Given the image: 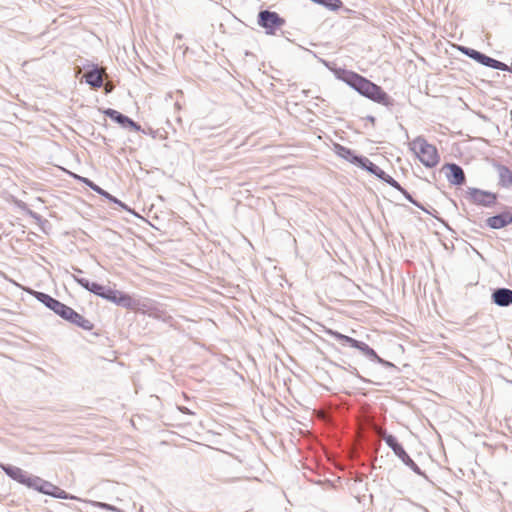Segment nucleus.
<instances>
[{"mask_svg": "<svg viewBox=\"0 0 512 512\" xmlns=\"http://www.w3.org/2000/svg\"><path fill=\"white\" fill-rule=\"evenodd\" d=\"M72 278L74 279L75 282H77L87 291L107 301H110L118 306L142 312L144 314H148L149 316L158 317V315L155 312L156 309L152 307L151 303L148 300L142 301L140 299H135L131 297L129 294H126L119 290L112 289L110 287H105L96 282H90L88 279L79 277L76 274H72Z\"/></svg>", "mask_w": 512, "mask_h": 512, "instance_id": "f257e3e1", "label": "nucleus"}, {"mask_svg": "<svg viewBox=\"0 0 512 512\" xmlns=\"http://www.w3.org/2000/svg\"><path fill=\"white\" fill-rule=\"evenodd\" d=\"M341 79L359 94L386 107L393 105V99L377 84L352 71H343Z\"/></svg>", "mask_w": 512, "mask_h": 512, "instance_id": "f03ea898", "label": "nucleus"}, {"mask_svg": "<svg viewBox=\"0 0 512 512\" xmlns=\"http://www.w3.org/2000/svg\"><path fill=\"white\" fill-rule=\"evenodd\" d=\"M412 145L417 157L426 167L432 168L438 164L439 156L435 146L422 137L416 138Z\"/></svg>", "mask_w": 512, "mask_h": 512, "instance_id": "7ed1b4c3", "label": "nucleus"}, {"mask_svg": "<svg viewBox=\"0 0 512 512\" xmlns=\"http://www.w3.org/2000/svg\"><path fill=\"white\" fill-rule=\"evenodd\" d=\"M257 22L269 35L275 34V31L285 24V20L278 13L269 10H261Z\"/></svg>", "mask_w": 512, "mask_h": 512, "instance_id": "20e7f679", "label": "nucleus"}, {"mask_svg": "<svg viewBox=\"0 0 512 512\" xmlns=\"http://www.w3.org/2000/svg\"><path fill=\"white\" fill-rule=\"evenodd\" d=\"M460 51L467 57L475 60L476 62L486 67H490L501 71H509V68L505 63L498 61L494 58H491L480 51H477L469 47H461Z\"/></svg>", "mask_w": 512, "mask_h": 512, "instance_id": "39448f33", "label": "nucleus"}, {"mask_svg": "<svg viewBox=\"0 0 512 512\" xmlns=\"http://www.w3.org/2000/svg\"><path fill=\"white\" fill-rule=\"evenodd\" d=\"M467 195L472 203L488 208L493 207L497 203L498 198L496 193L472 187L468 188Z\"/></svg>", "mask_w": 512, "mask_h": 512, "instance_id": "423d86ee", "label": "nucleus"}, {"mask_svg": "<svg viewBox=\"0 0 512 512\" xmlns=\"http://www.w3.org/2000/svg\"><path fill=\"white\" fill-rule=\"evenodd\" d=\"M364 162L361 165V168L368 171L369 173L375 175L385 183L389 184L393 188H400V184L390 175H388L385 171H383L379 166L370 161L367 157L364 158Z\"/></svg>", "mask_w": 512, "mask_h": 512, "instance_id": "0eeeda50", "label": "nucleus"}, {"mask_svg": "<svg viewBox=\"0 0 512 512\" xmlns=\"http://www.w3.org/2000/svg\"><path fill=\"white\" fill-rule=\"evenodd\" d=\"M1 469L5 472L7 476L12 478L13 480L23 484L29 488L31 479L34 475L28 474L26 471L22 470L19 467L10 465V464H0Z\"/></svg>", "mask_w": 512, "mask_h": 512, "instance_id": "6e6552de", "label": "nucleus"}, {"mask_svg": "<svg viewBox=\"0 0 512 512\" xmlns=\"http://www.w3.org/2000/svg\"><path fill=\"white\" fill-rule=\"evenodd\" d=\"M443 170L446 171V178L450 184L461 186L466 181L464 170L461 166L455 163H446L443 166Z\"/></svg>", "mask_w": 512, "mask_h": 512, "instance_id": "1a4fd4ad", "label": "nucleus"}, {"mask_svg": "<svg viewBox=\"0 0 512 512\" xmlns=\"http://www.w3.org/2000/svg\"><path fill=\"white\" fill-rule=\"evenodd\" d=\"M512 224V207L486 219V225L491 229H501Z\"/></svg>", "mask_w": 512, "mask_h": 512, "instance_id": "9d476101", "label": "nucleus"}, {"mask_svg": "<svg viewBox=\"0 0 512 512\" xmlns=\"http://www.w3.org/2000/svg\"><path fill=\"white\" fill-rule=\"evenodd\" d=\"M104 114L109 117L111 120L115 121L119 125H121L123 128H130L134 131H140L141 127L139 124H137L135 121H133L128 116L118 112L117 110H114L112 108H108L104 111Z\"/></svg>", "mask_w": 512, "mask_h": 512, "instance_id": "9b49d317", "label": "nucleus"}, {"mask_svg": "<svg viewBox=\"0 0 512 512\" xmlns=\"http://www.w3.org/2000/svg\"><path fill=\"white\" fill-rule=\"evenodd\" d=\"M493 167L498 175V185L505 189L512 187V170L498 162L493 163Z\"/></svg>", "mask_w": 512, "mask_h": 512, "instance_id": "f8f14e48", "label": "nucleus"}, {"mask_svg": "<svg viewBox=\"0 0 512 512\" xmlns=\"http://www.w3.org/2000/svg\"><path fill=\"white\" fill-rule=\"evenodd\" d=\"M492 301L498 306L512 305V290L509 288H497L492 293Z\"/></svg>", "mask_w": 512, "mask_h": 512, "instance_id": "ddd939ff", "label": "nucleus"}, {"mask_svg": "<svg viewBox=\"0 0 512 512\" xmlns=\"http://www.w3.org/2000/svg\"><path fill=\"white\" fill-rule=\"evenodd\" d=\"M335 152L341 158H344L345 160H347L350 163L355 164L359 167H361L362 163L364 162V161H361V160H364V158H365L364 156L355 155L351 149L344 147L340 144L335 145Z\"/></svg>", "mask_w": 512, "mask_h": 512, "instance_id": "4468645a", "label": "nucleus"}, {"mask_svg": "<svg viewBox=\"0 0 512 512\" xmlns=\"http://www.w3.org/2000/svg\"><path fill=\"white\" fill-rule=\"evenodd\" d=\"M31 483L29 488H33L36 491L43 493L45 495L51 496L53 494V491L55 490L56 485L53 483L46 481L38 476H33L31 479Z\"/></svg>", "mask_w": 512, "mask_h": 512, "instance_id": "2eb2a0df", "label": "nucleus"}, {"mask_svg": "<svg viewBox=\"0 0 512 512\" xmlns=\"http://www.w3.org/2000/svg\"><path fill=\"white\" fill-rule=\"evenodd\" d=\"M85 81L92 88L97 89L103 85V75L101 70L97 66L87 71L84 75Z\"/></svg>", "mask_w": 512, "mask_h": 512, "instance_id": "dca6fc26", "label": "nucleus"}, {"mask_svg": "<svg viewBox=\"0 0 512 512\" xmlns=\"http://www.w3.org/2000/svg\"><path fill=\"white\" fill-rule=\"evenodd\" d=\"M395 455L411 470L416 474L426 477L425 473L419 468V466L411 459L405 449L402 447L398 450Z\"/></svg>", "mask_w": 512, "mask_h": 512, "instance_id": "f3484780", "label": "nucleus"}, {"mask_svg": "<svg viewBox=\"0 0 512 512\" xmlns=\"http://www.w3.org/2000/svg\"><path fill=\"white\" fill-rule=\"evenodd\" d=\"M68 321L70 323L75 324L76 326L81 327L82 329L88 330V331L92 330L94 327V325L92 324L91 321L84 318L82 315L77 313L75 310L72 313L71 317L68 319Z\"/></svg>", "mask_w": 512, "mask_h": 512, "instance_id": "a211bd4d", "label": "nucleus"}, {"mask_svg": "<svg viewBox=\"0 0 512 512\" xmlns=\"http://www.w3.org/2000/svg\"><path fill=\"white\" fill-rule=\"evenodd\" d=\"M328 333L337 341L341 342L343 345H350L351 347L355 348L358 344V340L350 337V336H347V335H344V334H341L337 331H332V330H329Z\"/></svg>", "mask_w": 512, "mask_h": 512, "instance_id": "6ab92c4d", "label": "nucleus"}, {"mask_svg": "<svg viewBox=\"0 0 512 512\" xmlns=\"http://www.w3.org/2000/svg\"><path fill=\"white\" fill-rule=\"evenodd\" d=\"M382 438L385 441V443L387 444V446L392 449L394 454L403 447L400 443H398L396 437L391 434L385 433L382 436Z\"/></svg>", "mask_w": 512, "mask_h": 512, "instance_id": "aec40b11", "label": "nucleus"}, {"mask_svg": "<svg viewBox=\"0 0 512 512\" xmlns=\"http://www.w3.org/2000/svg\"><path fill=\"white\" fill-rule=\"evenodd\" d=\"M34 296L35 298L41 302L42 304H44L47 308H51L52 307V304L54 303L55 301V298L51 297L50 295L46 294V293H43V292H34Z\"/></svg>", "mask_w": 512, "mask_h": 512, "instance_id": "412c9836", "label": "nucleus"}, {"mask_svg": "<svg viewBox=\"0 0 512 512\" xmlns=\"http://www.w3.org/2000/svg\"><path fill=\"white\" fill-rule=\"evenodd\" d=\"M83 182L88 186L90 187L93 191L97 192L98 194L104 196V197H108L110 196V194L108 192H106L105 190H103L102 188H100L98 185H96L94 182H92L91 180L87 179V178H83Z\"/></svg>", "mask_w": 512, "mask_h": 512, "instance_id": "4be33fe9", "label": "nucleus"}, {"mask_svg": "<svg viewBox=\"0 0 512 512\" xmlns=\"http://www.w3.org/2000/svg\"><path fill=\"white\" fill-rule=\"evenodd\" d=\"M52 497L58 498V499H75L76 497L69 495L66 491L62 490L58 486L55 487V490L53 491Z\"/></svg>", "mask_w": 512, "mask_h": 512, "instance_id": "5701e85b", "label": "nucleus"}, {"mask_svg": "<svg viewBox=\"0 0 512 512\" xmlns=\"http://www.w3.org/2000/svg\"><path fill=\"white\" fill-rule=\"evenodd\" d=\"M366 357H368L371 360L377 361L378 363L392 366V364L390 362H387V361L383 360L382 358H380L374 349H371V351L368 353V355Z\"/></svg>", "mask_w": 512, "mask_h": 512, "instance_id": "b1692460", "label": "nucleus"}, {"mask_svg": "<svg viewBox=\"0 0 512 512\" xmlns=\"http://www.w3.org/2000/svg\"><path fill=\"white\" fill-rule=\"evenodd\" d=\"M66 307V305L59 300L55 299L54 303L52 304V307L50 310H52L54 313L60 316L61 310H63Z\"/></svg>", "mask_w": 512, "mask_h": 512, "instance_id": "393cba45", "label": "nucleus"}, {"mask_svg": "<svg viewBox=\"0 0 512 512\" xmlns=\"http://www.w3.org/2000/svg\"><path fill=\"white\" fill-rule=\"evenodd\" d=\"M355 348L358 349L365 356H367L368 353L372 349L368 344H366L364 342H361V341L358 342V344H357V346Z\"/></svg>", "mask_w": 512, "mask_h": 512, "instance_id": "a878e982", "label": "nucleus"}, {"mask_svg": "<svg viewBox=\"0 0 512 512\" xmlns=\"http://www.w3.org/2000/svg\"><path fill=\"white\" fill-rule=\"evenodd\" d=\"M396 189L398 191H400L409 202H411L412 204L416 205L417 207L422 208L401 185H400V188H396Z\"/></svg>", "mask_w": 512, "mask_h": 512, "instance_id": "bb28decb", "label": "nucleus"}, {"mask_svg": "<svg viewBox=\"0 0 512 512\" xmlns=\"http://www.w3.org/2000/svg\"><path fill=\"white\" fill-rule=\"evenodd\" d=\"M74 312V309H72L71 307L67 306L61 310V314H60V317L63 318L64 320H67L71 317L72 313Z\"/></svg>", "mask_w": 512, "mask_h": 512, "instance_id": "cd10ccee", "label": "nucleus"}, {"mask_svg": "<svg viewBox=\"0 0 512 512\" xmlns=\"http://www.w3.org/2000/svg\"><path fill=\"white\" fill-rule=\"evenodd\" d=\"M178 409L182 412V413H185V414H189V415H192L193 412L188 409L187 407H184V406H178Z\"/></svg>", "mask_w": 512, "mask_h": 512, "instance_id": "c85d7f7f", "label": "nucleus"}, {"mask_svg": "<svg viewBox=\"0 0 512 512\" xmlns=\"http://www.w3.org/2000/svg\"><path fill=\"white\" fill-rule=\"evenodd\" d=\"M106 198L114 203H118V204L122 205V203L118 199H116L114 196H112L111 194H110V196H108Z\"/></svg>", "mask_w": 512, "mask_h": 512, "instance_id": "c756f323", "label": "nucleus"}, {"mask_svg": "<svg viewBox=\"0 0 512 512\" xmlns=\"http://www.w3.org/2000/svg\"><path fill=\"white\" fill-rule=\"evenodd\" d=\"M102 506H103L104 508L108 509V510H116V508H115V507H113V506H111V505H109V504H102Z\"/></svg>", "mask_w": 512, "mask_h": 512, "instance_id": "7c9ffc66", "label": "nucleus"}, {"mask_svg": "<svg viewBox=\"0 0 512 512\" xmlns=\"http://www.w3.org/2000/svg\"><path fill=\"white\" fill-rule=\"evenodd\" d=\"M72 269H73V271H74L76 274H80V273H82V272H83V271H82L80 268H78V267H72Z\"/></svg>", "mask_w": 512, "mask_h": 512, "instance_id": "2f4dec72", "label": "nucleus"}, {"mask_svg": "<svg viewBox=\"0 0 512 512\" xmlns=\"http://www.w3.org/2000/svg\"><path fill=\"white\" fill-rule=\"evenodd\" d=\"M368 119H369V121H372V122H374V120H375L374 117H372V116H369Z\"/></svg>", "mask_w": 512, "mask_h": 512, "instance_id": "473e14b6", "label": "nucleus"}]
</instances>
